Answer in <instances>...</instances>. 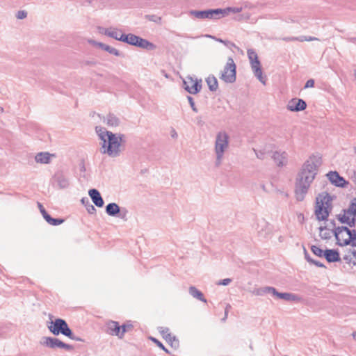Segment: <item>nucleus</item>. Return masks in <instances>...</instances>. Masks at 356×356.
I'll list each match as a JSON object with an SVG mask.
<instances>
[{"label":"nucleus","mask_w":356,"mask_h":356,"mask_svg":"<svg viewBox=\"0 0 356 356\" xmlns=\"http://www.w3.org/2000/svg\"><path fill=\"white\" fill-rule=\"evenodd\" d=\"M146 18L148 19L149 21L156 22L157 24H160L161 22V17H159V16H156V15H147Z\"/></svg>","instance_id":"nucleus-38"},{"label":"nucleus","mask_w":356,"mask_h":356,"mask_svg":"<svg viewBox=\"0 0 356 356\" xmlns=\"http://www.w3.org/2000/svg\"><path fill=\"white\" fill-rule=\"evenodd\" d=\"M231 282H232V280L230 278H225V279L220 280L218 282H217V284L218 285L227 286Z\"/></svg>","instance_id":"nucleus-45"},{"label":"nucleus","mask_w":356,"mask_h":356,"mask_svg":"<svg viewBox=\"0 0 356 356\" xmlns=\"http://www.w3.org/2000/svg\"><path fill=\"white\" fill-rule=\"evenodd\" d=\"M120 38H122V42H123L144 49L154 50L156 48V45L147 40L142 38L132 33L122 34Z\"/></svg>","instance_id":"nucleus-5"},{"label":"nucleus","mask_w":356,"mask_h":356,"mask_svg":"<svg viewBox=\"0 0 356 356\" xmlns=\"http://www.w3.org/2000/svg\"><path fill=\"white\" fill-rule=\"evenodd\" d=\"M311 250L315 255L320 257H323V253L325 251H323L320 247L316 245H312L311 247Z\"/></svg>","instance_id":"nucleus-37"},{"label":"nucleus","mask_w":356,"mask_h":356,"mask_svg":"<svg viewBox=\"0 0 356 356\" xmlns=\"http://www.w3.org/2000/svg\"><path fill=\"white\" fill-rule=\"evenodd\" d=\"M323 257L328 262H335L340 260L339 252L335 250H326L323 253Z\"/></svg>","instance_id":"nucleus-23"},{"label":"nucleus","mask_w":356,"mask_h":356,"mask_svg":"<svg viewBox=\"0 0 356 356\" xmlns=\"http://www.w3.org/2000/svg\"><path fill=\"white\" fill-rule=\"evenodd\" d=\"M88 42H89L90 44H91L92 45L95 46V47H99V44H100L102 43V42H97V41H95V40H88Z\"/></svg>","instance_id":"nucleus-54"},{"label":"nucleus","mask_w":356,"mask_h":356,"mask_svg":"<svg viewBox=\"0 0 356 356\" xmlns=\"http://www.w3.org/2000/svg\"><path fill=\"white\" fill-rule=\"evenodd\" d=\"M170 135L173 139H177L178 138V134L174 128H171Z\"/></svg>","instance_id":"nucleus-47"},{"label":"nucleus","mask_w":356,"mask_h":356,"mask_svg":"<svg viewBox=\"0 0 356 356\" xmlns=\"http://www.w3.org/2000/svg\"><path fill=\"white\" fill-rule=\"evenodd\" d=\"M161 73L166 79H169V75L164 70H162Z\"/></svg>","instance_id":"nucleus-59"},{"label":"nucleus","mask_w":356,"mask_h":356,"mask_svg":"<svg viewBox=\"0 0 356 356\" xmlns=\"http://www.w3.org/2000/svg\"><path fill=\"white\" fill-rule=\"evenodd\" d=\"M247 54H248V58L250 60V63L257 60H259L257 54L255 52L254 50H253L252 49H249L247 51Z\"/></svg>","instance_id":"nucleus-35"},{"label":"nucleus","mask_w":356,"mask_h":356,"mask_svg":"<svg viewBox=\"0 0 356 356\" xmlns=\"http://www.w3.org/2000/svg\"><path fill=\"white\" fill-rule=\"evenodd\" d=\"M15 17L18 19H24L27 17V12L26 10H19L15 14Z\"/></svg>","instance_id":"nucleus-39"},{"label":"nucleus","mask_w":356,"mask_h":356,"mask_svg":"<svg viewBox=\"0 0 356 356\" xmlns=\"http://www.w3.org/2000/svg\"><path fill=\"white\" fill-rule=\"evenodd\" d=\"M60 340L57 338L50 337H43L40 343L45 347L50 348H59Z\"/></svg>","instance_id":"nucleus-20"},{"label":"nucleus","mask_w":356,"mask_h":356,"mask_svg":"<svg viewBox=\"0 0 356 356\" xmlns=\"http://www.w3.org/2000/svg\"><path fill=\"white\" fill-rule=\"evenodd\" d=\"M52 156L48 152H40L35 155V160L37 163L47 164L50 162Z\"/></svg>","instance_id":"nucleus-25"},{"label":"nucleus","mask_w":356,"mask_h":356,"mask_svg":"<svg viewBox=\"0 0 356 356\" xmlns=\"http://www.w3.org/2000/svg\"><path fill=\"white\" fill-rule=\"evenodd\" d=\"M229 137L225 131H221L217 133L214 144L216 166H220L222 164L225 153L229 149Z\"/></svg>","instance_id":"nucleus-3"},{"label":"nucleus","mask_w":356,"mask_h":356,"mask_svg":"<svg viewBox=\"0 0 356 356\" xmlns=\"http://www.w3.org/2000/svg\"><path fill=\"white\" fill-rule=\"evenodd\" d=\"M350 40L353 42V43H355L356 44V38H350Z\"/></svg>","instance_id":"nucleus-61"},{"label":"nucleus","mask_w":356,"mask_h":356,"mask_svg":"<svg viewBox=\"0 0 356 356\" xmlns=\"http://www.w3.org/2000/svg\"><path fill=\"white\" fill-rule=\"evenodd\" d=\"M151 339L162 350H163L165 353H169V351L167 348H165V346L163 345L161 342H160L159 340H157L155 338H151Z\"/></svg>","instance_id":"nucleus-43"},{"label":"nucleus","mask_w":356,"mask_h":356,"mask_svg":"<svg viewBox=\"0 0 356 356\" xmlns=\"http://www.w3.org/2000/svg\"><path fill=\"white\" fill-rule=\"evenodd\" d=\"M106 212L108 216H116L120 213L121 218H124L127 211L124 209L123 215L121 213L120 207L116 203H109L106 207Z\"/></svg>","instance_id":"nucleus-19"},{"label":"nucleus","mask_w":356,"mask_h":356,"mask_svg":"<svg viewBox=\"0 0 356 356\" xmlns=\"http://www.w3.org/2000/svg\"><path fill=\"white\" fill-rule=\"evenodd\" d=\"M254 76L259 79V81L264 85L266 84V77L263 76L262 70L261 68H257L252 70Z\"/></svg>","instance_id":"nucleus-34"},{"label":"nucleus","mask_w":356,"mask_h":356,"mask_svg":"<svg viewBox=\"0 0 356 356\" xmlns=\"http://www.w3.org/2000/svg\"><path fill=\"white\" fill-rule=\"evenodd\" d=\"M349 234V229L346 227H338L334 230V235L337 241V244L343 246L351 242Z\"/></svg>","instance_id":"nucleus-10"},{"label":"nucleus","mask_w":356,"mask_h":356,"mask_svg":"<svg viewBox=\"0 0 356 356\" xmlns=\"http://www.w3.org/2000/svg\"><path fill=\"white\" fill-rule=\"evenodd\" d=\"M319 229V235L323 239H329L334 234V230L329 229L326 227H321Z\"/></svg>","instance_id":"nucleus-32"},{"label":"nucleus","mask_w":356,"mask_h":356,"mask_svg":"<svg viewBox=\"0 0 356 356\" xmlns=\"http://www.w3.org/2000/svg\"><path fill=\"white\" fill-rule=\"evenodd\" d=\"M189 14L198 19H209V10H191Z\"/></svg>","instance_id":"nucleus-30"},{"label":"nucleus","mask_w":356,"mask_h":356,"mask_svg":"<svg viewBox=\"0 0 356 356\" xmlns=\"http://www.w3.org/2000/svg\"><path fill=\"white\" fill-rule=\"evenodd\" d=\"M321 163V157L319 155H312L302 165L296 183L295 193L298 201H302L305 199Z\"/></svg>","instance_id":"nucleus-1"},{"label":"nucleus","mask_w":356,"mask_h":356,"mask_svg":"<svg viewBox=\"0 0 356 356\" xmlns=\"http://www.w3.org/2000/svg\"><path fill=\"white\" fill-rule=\"evenodd\" d=\"M314 86V79H309L305 86V88H313Z\"/></svg>","instance_id":"nucleus-49"},{"label":"nucleus","mask_w":356,"mask_h":356,"mask_svg":"<svg viewBox=\"0 0 356 356\" xmlns=\"http://www.w3.org/2000/svg\"><path fill=\"white\" fill-rule=\"evenodd\" d=\"M48 329L54 335H59L60 334L64 336H70L71 330L68 327V325L61 318H57L54 321H51L50 325H48Z\"/></svg>","instance_id":"nucleus-6"},{"label":"nucleus","mask_w":356,"mask_h":356,"mask_svg":"<svg viewBox=\"0 0 356 356\" xmlns=\"http://www.w3.org/2000/svg\"><path fill=\"white\" fill-rule=\"evenodd\" d=\"M95 131L102 141L101 153L107 154L111 157L118 156L121 152V145L123 142L124 135L113 134L100 126L96 127Z\"/></svg>","instance_id":"nucleus-2"},{"label":"nucleus","mask_w":356,"mask_h":356,"mask_svg":"<svg viewBox=\"0 0 356 356\" xmlns=\"http://www.w3.org/2000/svg\"><path fill=\"white\" fill-rule=\"evenodd\" d=\"M326 176L329 181L336 186L345 187L348 184V182L341 177L336 171H330Z\"/></svg>","instance_id":"nucleus-14"},{"label":"nucleus","mask_w":356,"mask_h":356,"mask_svg":"<svg viewBox=\"0 0 356 356\" xmlns=\"http://www.w3.org/2000/svg\"><path fill=\"white\" fill-rule=\"evenodd\" d=\"M187 99H188V101L189 102V104H190L192 110L194 112L197 113V107L195 105V102H194L193 98L192 97H191V96H188Z\"/></svg>","instance_id":"nucleus-42"},{"label":"nucleus","mask_w":356,"mask_h":356,"mask_svg":"<svg viewBox=\"0 0 356 356\" xmlns=\"http://www.w3.org/2000/svg\"><path fill=\"white\" fill-rule=\"evenodd\" d=\"M224 44L229 48H231L232 47H235V44L233 42L227 41V40H226V44Z\"/></svg>","instance_id":"nucleus-56"},{"label":"nucleus","mask_w":356,"mask_h":356,"mask_svg":"<svg viewBox=\"0 0 356 356\" xmlns=\"http://www.w3.org/2000/svg\"><path fill=\"white\" fill-rule=\"evenodd\" d=\"M275 291V288L272 286H264L259 289H256L253 291V293L256 296H264L266 293H271Z\"/></svg>","instance_id":"nucleus-31"},{"label":"nucleus","mask_w":356,"mask_h":356,"mask_svg":"<svg viewBox=\"0 0 356 356\" xmlns=\"http://www.w3.org/2000/svg\"><path fill=\"white\" fill-rule=\"evenodd\" d=\"M131 327H132V325L131 324H124L121 326V330H123V329L124 328V333H125L126 332L131 330Z\"/></svg>","instance_id":"nucleus-53"},{"label":"nucleus","mask_w":356,"mask_h":356,"mask_svg":"<svg viewBox=\"0 0 356 356\" xmlns=\"http://www.w3.org/2000/svg\"><path fill=\"white\" fill-rule=\"evenodd\" d=\"M81 202H82L83 203H85V198H82Z\"/></svg>","instance_id":"nucleus-63"},{"label":"nucleus","mask_w":356,"mask_h":356,"mask_svg":"<svg viewBox=\"0 0 356 356\" xmlns=\"http://www.w3.org/2000/svg\"><path fill=\"white\" fill-rule=\"evenodd\" d=\"M305 256L307 261H309V263H312V261H313V259L310 258L307 252H305Z\"/></svg>","instance_id":"nucleus-57"},{"label":"nucleus","mask_w":356,"mask_h":356,"mask_svg":"<svg viewBox=\"0 0 356 356\" xmlns=\"http://www.w3.org/2000/svg\"><path fill=\"white\" fill-rule=\"evenodd\" d=\"M205 37L212 38V39H213V40H216V41H218V42H219L220 43L226 44V40H222L220 38H216V37L210 35H205Z\"/></svg>","instance_id":"nucleus-51"},{"label":"nucleus","mask_w":356,"mask_h":356,"mask_svg":"<svg viewBox=\"0 0 356 356\" xmlns=\"http://www.w3.org/2000/svg\"><path fill=\"white\" fill-rule=\"evenodd\" d=\"M159 332L162 335L163 338L169 343L172 347L177 348L179 346V341L176 339L175 336H172L168 327H160L159 328Z\"/></svg>","instance_id":"nucleus-16"},{"label":"nucleus","mask_w":356,"mask_h":356,"mask_svg":"<svg viewBox=\"0 0 356 356\" xmlns=\"http://www.w3.org/2000/svg\"><path fill=\"white\" fill-rule=\"evenodd\" d=\"M332 197L326 192L319 194L316 199L315 214L319 220H326L332 208Z\"/></svg>","instance_id":"nucleus-4"},{"label":"nucleus","mask_w":356,"mask_h":356,"mask_svg":"<svg viewBox=\"0 0 356 356\" xmlns=\"http://www.w3.org/2000/svg\"><path fill=\"white\" fill-rule=\"evenodd\" d=\"M46 221L49 224L56 226L62 224L64 222V220L61 218H53L51 217H48V219Z\"/></svg>","instance_id":"nucleus-36"},{"label":"nucleus","mask_w":356,"mask_h":356,"mask_svg":"<svg viewBox=\"0 0 356 356\" xmlns=\"http://www.w3.org/2000/svg\"><path fill=\"white\" fill-rule=\"evenodd\" d=\"M252 70H256L257 68H261V63L259 60L252 61L250 63Z\"/></svg>","instance_id":"nucleus-46"},{"label":"nucleus","mask_w":356,"mask_h":356,"mask_svg":"<svg viewBox=\"0 0 356 356\" xmlns=\"http://www.w3.org/2000/svg\"><path fill=\"white\" fill-rule=\"evenodd\" d=\"M352 336L354 340L356 341V331L353 332Z\"/></svg>","instance_id":"nucleus-62"},{"label":"nucleus","mask_w":356,"mask_h":356,"mask_svg":"<svg viewBox=\"0 0 356 356\" xmlns=\"http://www.w3.org/2000/svg\"><path fill=\"white\" fill-rule=\"evenodd\" d=\"M88 194L92 201V202L97 207H102L104 205V200L100 195V193L97 189H90L88 191Z\"/></svg>","instance_id":"nucleus-21"},{"label":"nucleus","mask_w":356,"mask_h":356,"mask_svg":"<svg viewBox=\"0 0 356 356\" xmlns=\"http://www.w3.org/2000/svg\"><path fill=\"white\" fill-rule=\"evenodd\" d=\"M339 220L342 223H346L350 226L355 225L356 222V198H354L347 209L343 210V213L339 216Z\"/></svg>","instance_id":"nucleus-7"},{"label":"nucleus","mask_w":356,"mask_h":356,"mask_svg":"<svg viewBox=\"0 0 356 356\" xmlns=\"http://www.w3.org/2000/svg\"><path fill=\"white\" fill-rule=\"evenodd\" d=\"M87 211L89 213L92 214V213H95L96 209L95 208V207L92 204H89L87 207Z\"/></svg>","instance_id":"nucleus-50"},{"label":"nucleus","mask_w":356,"mask_h":356,"mask_svg":"<svg viewBox=\"0 0 356 356\" xmlns=\"http://www.w3.org/2000/svg\"><path fill=\"white\" fill-rule=\"evenodd\" d=\"M256 229L261 235L266 234L270 232L269 225L264 219H259L257 220Z\"/></svg>","instance_id":"nucleus-24"},{"label":"nucleus","mask_w":356,"mask_h":356,"mask_svg":"<svg viewBox=\"0 0 356 356\" xmlns=\"http://www.w3.org/2000/svg\"><path fill=\"white\" fill-rule=\"evenodd\" d=\"M306 102L301 99L294 98L290 100L286 106V108L293 112H298L306 108Z\"/></svg>","instance_id":"nucleus-13"},{"label":"nucleus","mask_w":356,"mask_h":356,"mask_svg":"<svg viewBox=\"0 0 356 356\" xmlns=\"http://www.w3.org/2000/svg\"><path fill=\"white\" fill-rule=\"evenodd\" d=\"M273 296L288 302H300L301 300V298L295 293H280L275 288V291L273 292Z\"/></svg>","instance_id":"nucleus-17"},{"label":"nucleus","mask_w":356,"mask_h":356,"mask_svg":"<svg viewBox=\"0 0 356 356\" xmlns=\"http://www.w3.org/2000/svg\"><path fill=\"white\" fill-rule=\"evenodd\" d=\"M67 337H69L70 339H72V340H74V341H83V339H81L80 337H76L73 333L71 331V335L70 336H67Z\"/></svg>","instance_id":"nucleus-52"},{"label":"nucleus","mask_w":356,"mask_h":356,"mask_svg":"<svg viewBox=\"0 0 356 356\" xmlns=\"http://www.w3.org/2000/svg\"><path fill=\"white\" fill-rule=\"evenodd\" d=\"M228 307H230V305H227L226 309H225V316H223V321H225V319L227 318V314H228Z\"/></svg>","instance_id":"nucleus-58"},{"label":"nucleus","mask_w":356,"mask_h":356,"mask_svg":"<svg viewBox=\"0 0 356 356\" xmlns=\"http://www.w3.org/2000/svg\"><path fill=\"white\" fill-rule=\"evenodd\" d=\"M273 158L279 166H282L287 163V154L285 152L276 151L273 154Z\"/></svg>","instance_id":"nucleus-22"},{"label":"nucleus","mask_w":356,"mask_h":356,"mask_svg":"<svg viewBox=\"0 0 356 356\" xmlns=\"http://www.w3.org/2000/svg\"><path fill=\"white\" fill-rule=\"evenodd\" d=\"M351 238V241L353 242L356 240V231L355 229L350 230L349 229V234Z\"/></svg>","instance_id":"nucleus-48"},{"label":"nucleus","mask_w":356,"mask_h":356,"mask_svg":"<svg viewBox=\"0 0 356 356\" xmlns=\"http://www.w3.org/2000/svg\"><path fill=\"white\" fill-rule=\"evenodd\" d=\"M220 79L225 83H234L236 81V65L232 58H228L227 63L221 72Z\"/></svg>","instance_id":"nucleus-8"},{"label":"nucleus","mask_w":356,"mask_h":356,"mask_svg":"<svg viewBox=\"0 0 356 356\" xmlns=\"http://www.w3.org/2000/svg\"><path fill=\"white\" fill-rule=\"evenodd\" d=\"M312 263L314 264V265H316V266L324 267V265L318 261H315L313 259V261H312Z\"/></svg>","instance_id":"nucleus-55"},{"label":"nucleus","mask_w":356,"mask_h":356,"mask_svg":"<svg viewBox=\"0 0 356 356\" xmlns=\"http://www.w3.org/2000/svg\"><path fill=\"white\" fill-rule=\"evenodd\" d=\"M189 293L194 298H196L202 302H207V300L204 298L203 293L195 286L189 288Z\"/></svg>","instance_id":"nucleus-27"},{"label":"nucleus","mask_w":356,"mask_h":356,"mask_svg":"<svg viewBox=\"0 0 356 356\" xmlns=\"http://www.w3.org/2000/svg\"><path fill=\"white\" fill-rule=\"evenodd\" d=\"M184 89L191 94H197L202 89V80L187 76L183 81Z\"/></svg>","instance_id":"nucleus-11"},{"label":"nucleus","mask_w":356,"mask_h":356,"mask_svg":"<svg viewBox=\"0 0 356 356\" xmlns=\"http://www.w3.org/2000/svg\"><path fill=\"white\" fill-rule=\"evenodd\" d=\"M206 82L208 85V87L211 91H216L218 87V81L216 78L213 76L210 75L206 79Z\"/></svg>","instance_id":"nucleus-29"},{"label":"nucleus","mask_w":356,"mask_h":356,"mask_svg":"<svg viewBox=\"0 0 356 356\" xmlns=\"http://www.w3.org/2000/svg\"><path fill=\"white\" fill-rule=\"evenodd\" d=\"M284 40H286V41L298 40L300 42H304V41L309 42V41H314V40H318V39L315 37L302 35V36H300L298 38H285Z\"/></svg>","instance_id":"nucleus-33"},{"label":"nucleus","mask_w":356,"mask_h":356,"mask_svg":"<svg viewBox=\"0 0 356 356\" xmlns=\"http://www.w3.org/2000/svg\"><path fill=\"white\" fill-rule=\"evenodd\" d=\"M243 10L242 6L227 7L225 8L209 9V19H220L231 13H238Z\"/></svg>","instance_id":"nucleus-9"},{"label":"nucleus","mask_w":356,"mask_h":356,"mask_svg":"<svg viewBox=\"0 0 356 356\" xmlns=\"http://www.w3.org/2000/svg\"><path fill=\"white\" fill-rule=\"evenodd\" d=\"M53 185L59 189L67 188L70 186L68 177L61 171L54 174L51 179Z\"/></svg>","instance_id":"nucleus-12"},{"label":"nucleus","mask_w":356,"mask_h":356,"mask_svg":"<svg viewBox=\"0 0 356 356\" xmlns=\"http://www.w3.org/2000/svg\"><path fill=\"white\" fill-rule=\"evenodd\" d=\"M100 33L106 35L108 37L112 38L116 40L122 42V38H120V37L122 33H121V31H120L117 28H102L100 29Z\"/></svg>","instance_id":"nucleus-18"},{"label":"nucleus","mask_w":356,"mask_h":356,"mask_svg":"<svg viewBox=\"0 0 356 356\" xmlns=\"http://www.w3.org/2000/svg\"><path fill=\"white\" fill-rule=\"evenodd\" d=\"M104 122L109 127H118L120 124V120L113 114H108L104 118Z\"/></svg>","instance_id":"nucleus-26"},{"label":"nucleus","mask_w":356,"mask_h":356,"mask_svg":"<svg viewBox=\"0 0 356 356\" xmlns=\"http://www.w3.org/2000/svg\"><path fill=\"white\" fill-rule=\"evenodd\" d=\"M107 332L122 339L124 335V328L121 330V326L116 321H110L107 323Z\"/></svg>","instance_id":"nucleus-15"},{"label":"nucleus","mask_w":356,"mask_h":356,"mask_svg":"<svg viewBox=\"0 0 356 356\" xmlns=\"http://www.w3.org/2000/svg\"><path fill=\"white\" fill-rule=\"evenodd\" d=\"M59 348H64V349H65L67 350H72L74 349L73 346L67 344V343H63L61 341L60 342Z\"/></svg>","instance_id":"nucleus-44"},{"label":"nucleus","mask_w":356,"mask_h":356,"mask_svg":"<svg viewBox=\"0 0 356 356\" xmlns=\"http://www.w3.org/2000/svg\"><path fill=\"white\" fill-rule=\"evenodd\" d=\"M99 48L108 52L111 54L115 55L116 56H122V53L117 49H115L113 47H111L108 44H106L104 43H102V42L100 44H99Z\"/></svg>","instance_id":"nucleus-28"},{"label":"nucleus","mask_w":356,"mask_h":356,"mask_svg":"<svg viewBox=\"0 0 356 356\" xmlns=\"http://www.w3.org/2000/svg\"><path fill=\"white\" fill-rule=\"evenodd\" d=\"M260 187L261 188V189L264 191H266V187H265V185L264 184H261L260 185Z\"/></svg>","instance_id":"nucleus-60"},{"label":"nucleus","mask_w":356,"mask_h":356,"mask_svg":"<svg viewBox=\"0 0 356 356\" xmlns=\"http://www.w3.org/2000/svg\"><path fill=\"white\" fill-rule=\"evenodd\" d=\"M38 207L40 211V213H42L43 218L47 220L48 219V217H51L50 215L47 213L46 210L44 209L42 205L40 203H38Z\"/></svg>","instance_id":"nucleus-41"},{"label":"nucleus","mask_w":356,"mask_h":356,"mask_svg":"<svg viewBox=\"0 0 356 356\" xmlns=\"http://www.w3.org/2000/svg\"><path fill=\"white\" fill-rule=\"evenodd\" d=\"M254 152H255L256 156L259 159H264L265 157V155L266 154V152L265 149L263 150H257L254 149Z\"/></svg>","instance_id":"nucleus-40"}]
</instances>
